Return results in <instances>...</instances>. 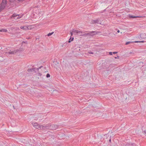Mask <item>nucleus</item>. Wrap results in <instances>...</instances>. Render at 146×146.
Masks as SVG:
<instances>
[{
  "label": "nucleus",
  "mask_w": 146,
  "mask_h": 146,
  "mask_svg": "<svg viewBox=\"0 0 146 146\" xmlns=\"http://www.w3.org/2000/svg\"><path fill=\"white\" fill-rule=\"evenodd\" d=\"M88 53H89L90 54H94L93 52H89Z\"/></svg>",
  "instance_id": "aec40b11"
},
{
  "label": "nucleus",
  "mask_w": 146,
  "mask_h": 146,
  "mask_svg": "<svg viewBox=\"0 0 146 146\" xmlns=\"http://www.w3.org/2000/svg\"><path fill=\"white\" fill-rule=\"evenodd\" d=\"M73 39H74V38H72V40H71V41H72V40H73Z\"/></svg>",
  "instance_id": "2f4dec72"
},
{
  "label": "nucleus",
  "mask_w": 146,
  "mask_h": 146,
  "mask_svg": "<svg viewBox=\"0 0 146 146\" xmlns=\"http://www.w3.org/2000/svg\"><path fill=\"white\" fill-rule=\"evenodd\" d=\"M119 32H120V31H119V30H118L117 31V32L118 33H119Z\"/></svg>",
  "instance_id": "7c9ffc66"
},
{
  "label": "nucleus",
  "mask_w": 146,
  "mask_h": 146,
  "mask_svg": "<svg viewBox=\"0 0 146 146\" xmlns=\"http://www.w3.org/2000/svg\"><path fill=\"white\" fill-rule=\"evenodd\" d=\"M54 92H56V91H54Z\"/></svg>",
  "instance_id": "473e14b6"
},
{
  "label": "nucleus",
  "mask_w": 146,
  "mask_h": 146,
  "mask_svg": "<svg viewBox=\"0 0 146 146\" xmlns=\"http://www.w3.org/2000/svg\"><path fill=\"white\" fill-rule=\"evenodd\" d=\"M47 78H49L50 77V75L49 74H47L46 75Z\"/></svg>",
  "instance_id": "a211bd4d"
},
{
  "label": "nucleus",
  "mask_w": 146,
  "mask_h": 146,
  "mask_svg": "<svg viewBox=\"0 0 146 146\" xmlns=\"http://www.w3.org/2000/svg\"><path fill=\"white\" fill-rule=\"evenodd\" d=\"M145 41L144 40L140 41H135L134 42L135 43L138 42H144Z\"/></svg>",
  "instance_id": "4468645a"
},
{
  "label": "nucleus",
  "mask_w": 146,
  "mask_h": 146,
  "mask_svg": "<svg viewBox=\"0 0 146 146\" xmlns=\"http://www.w3.org/2000/svg\"><path fill=\"white\" fill-rule=\"evenodd\" d=\"M71 39V38H70V39H69V41H68V42H71V41H70V40Z\"/></svg>",
  "instance_id": "bb28decb"
},
{
  "label": "nucleus",
  "mask_w": 146,
  "mask_h": 146,
  "mask_svg": "<svg viewBox=\"0 0 146 146\" xmlns=\"http://www.w3.org/2000/svg\"><path fill=\"white\" fill-rule=\"evenodd\" d=\"M92 23H100L99 19H96L95 20H92L91 21Z\"/></svg>",
  "instance_id": "0eeeda50"
},
{
  "label": "nucleus",
  "mask_w": 146,
  "mask_h": 146,
  "mask_svg": "<svg viewBox=\"0 0 146 146\" xmlns=\"http://www.w3.org/2000/svg\"><path fill=\"white\" fill-rule=\"evenodd\" d=\"M18 0L19 1H23V0Z\"/></svg>",
  "instance_id": "c756f323"
},
{
  "label": "nucleus",
  "mask_w": 146,
  "mask_h": 146,
  "mask_svg": "<svg viewBox=\"0 0 146 146\" xmlns=\"http://www.w3.org/2000/svg\"><path fill=\"white\" fill-rule=\"evenodd\" d=\"M109 141L110 143L111 141V139H110L109 140Z\"/></svg>",
  "instance_id": "c85d7f7f"
},
{
  "label": "nucleus",
  "mask_w": 146,
  "mask_h": 146,
  "mask_svg": "<svg viewBox=\"0 0 146 146\" xmlns=\"http://www.w3.org/2000/svg\"><path fill=\"white\" fill-rule=\"evenodd\" d=\"M109 54L110 55H112V53L111 52H109Z\"/></svg>",
  "instance_id": "393cba45"
},
{
  "label": "nucleus",
  "mask_w": 146,
  "mask_h": 146,
  "mask_svg": "<svg viewBox=\"0 0 146 146\" xmlns=\"http://www.w3.org/2000/svg\"><path fill=\"white\" fill-rule=\"evenodd\" d=\"M38 76H41L42 75L40 73H38Z\"/></svg>",
  "instance_id": "4be33fe9"
},
{
  "label": "nucleus",
  "mask_w": 146,
  "mask_h": 146,
  "mask_svg": "<svg viewBox=\"0 0 146 146\" xmlns=\"http://www.w3.org/2000/svg\"><path fill=\"white\" fill-rule=\"evenodd\" d=\"M20 28L21 29H23L24 30H28V28L27 27V26H21L20 27Z\"/></svg>",
  "instance_id": "9b49d317"
},
{
  "label": "nucleus",
  "mask_w": 146,
  "mask_h": 146,
  "mask_svg": "<svg viewBox=\"0 0 146 146\" xmlns=\"http://www.w3.org/2000/svg\"><path fill=\"white\" fill-rule=\"evenodd\" d=\"M33 125L36 128L38 129L44 130V126L38 125L36 123H33Z\"/></svg>",
  "instance_id": "f03ea898"
},
{
  "label": "nucleus",
  "mask_w": 146,
  "mask_h": 146,
  "mask_svg": "<svg viewBox=\"0 0 146 146\" xmlns=\"http://www.w3.org/2000/svg\"><path fill=\"white\" fill-rule=\"evenodd\" d=\"M117 53V52H113V54H115Z\"/></svg>",
  "instance_id": "412c9836"
},
{
  "label": "nucleus",
  "mask_w": 146,
  "mask_h": 146,
  "mask_svg": "<svg viewBox=\"0 0 146 146\" xmlns=\"http://www.w3.org/2000/svg\"><path fill=\"white\" fill-rule=\"evenodd\" d=\"M31 26H27V27L28 28V30L31 29Z\"/></svg>",
  "instance_id": "6ab92c4d"
},
{
  "label": "nucleus",
  "mask_w": 146,
  "mask_h": 146,
  "mask_svg": "<svg viewBox=\"0 0 146 146\" xmlns=\"http://www.w3.org/2000/svg\"><path fill=\"white\" fill-rule=\"evenodd\" d=\"M130 18H140V17H142V16H133L130 15L129 16Z\"/></svg>",
  "instance_id": "f8f14e48"
},
{
  "label": "nucleus",
  "mask_w": 146,
  "mask_h": 146,
  "mask_svg": "<svg viewBox=\"0 0 146 146\" xmlns=\"http://www.w3.org/2000/svg\"><path fill=\"white\" fill-rule=\"evenodd\" d=\"M7 31V30L6 29H0V32H6Z\"/></svg>",
  "instance_id": "ddd939ff"
},
{
  "label": "nucleus",
  "mask_w": 146,
  "mask_h": 146,
  "mask_svg": "<svg viewBox=\"0 0 146 146\" xmlns=\"http://www.w3.org/2000/svg\"><path fill=\"white\" fill-rule=\"evenodd\" d=\"M144 133L146 135V131H144Z\"/></svg>",
  "instance_id": "a878e982"
},
{
  "label": "nucleus",
  "mask_w": 146,
  "mask_h": 146,
  "mask_svg": "<svg viewBox=\"0 0 146 146\" xmlns=\"http://www.w3.org/2000/svg\"><path fill=\"white\" fill-rule=\"evenodd\" d=\"M78 30L73 29L72 30V31L73 32V33H74V35H78V33H79V32H78Z\"/></svg>",
  "instance_id": "9d476101"
},
{
  "label": "nucleus",
  "mask_w": 146,
  "mask_h": 146,
  "mask_svg": "<svg viewBox=\"0 0 146 146\" xmlns=\"http://www.w3.org/2000/svg\"><path fill=\"white\" fill-rule=\"evenodd\" d=\"M130 42V41H129V42H126V43H125V44L126 45H127V44H129L131 43H132V42Z\"/></svg>",
  "instance_id": "dca6fc26"
},
{
  "label": "nucleus",
  "mask_w": 146,
  "mask_h": 146,
  "mask_svg": "<svg viewBox=\"0 0 146 146\" xmlns=\"http://www.w3.org/2000/svg\"><path fill=\"white\" fill-rule=\"evenodd\" d=\"M58 127V126L57 125H48L44 126V129H50L55 130L57 129Z\"/></svg>",
  "instance_id": "f257e3e1"
},
{
  "label": "nucleus",
  "mask_w": 146,
  "mask_h": 146,
  "mask_svg": "<svg viewBox=\"0 0 146 146\" xmlns=\"http://www.w3.org/2000/svg\"><path fill=\"white\" fill-rule=\"evenodd\" d=\"M22 16V15L17 14L16 13H14L11 16V18L12 19H14L16 20L21 18Z\"/></svg>",
  "instance_id": "20e7f679"
},
{
  "label": "nucleus",
  "mask_w": 146,
  "mask_h": 146,
  "mask_svg": "<svg viewBox=\"0 0 146 146\" xmlns=\"http://www.w3.org/2000/svg\"><path fill=\"white\" fill-rule=\"evenodd\" d=\"M119 58V56H118L117 57H115V58Z\"/></svg>",
  "instance_id": "cd10ccee"
},
{
  "label": "nucleus",
  "mask_w": 146,
  "mask_h": 146,
  "mask_svg": "<svg viewBox=\"0 0 146 146\" xmlns=\"http://www.w3.org/2000/svg\"><path fill=\"white\" fill-rule=\"evenodd\" d=\"M7 3V0H3L0 6V12L5 7Z\"/></svg>",
  "instance_id": "7ed1b4c3"
},
{
  "label": "nucleus",
  "mask_w": 146,
  "mask_h": 146,
  "mask_svg": "<svg viewBox=\"0 0 146 146\" xmlns=\"http://www.w3.org/2000/svg\"><path fill=\"white\" fill-rule=\"evenodd\" d=\"M78 32H79V33H78V35H79L80 36H84L85 35H86V34H84V32L83 31H78Z\"/></svg>",
  "instance_id": "1a4fd4ad"
},
{
  "label": "nucleus",
  "mask_w": 146,
  "mask_h": 146,
  "mask_svg": "<svg viewBox=\"0 0 146 146\" xmlns=\"http://www.w3.org/2000/svg\"><path fill=\"white\" fill-rule=\"evenodd\" d=\"M54 32H52L51 33H48L47 35L48 36H51V35H52L53 33Z\"/></svg>",
  "instance_id": "2eb2a0df"
},
{
  "label": "nucleus",
  "mask_w": 146,
  "mask_h": 146,
  "mask_svg": "<svg viewBox=\"0 0 146 146\" xmlns=\"http://www.w3.org/2000/svg\"><path fill=\"white\" fill-rule=\"evenodd\" d=\"M34 68L29 69L28 70V71L29 72L30 71H32L33 70H34Z\"/></svg>",
  "instance_id": "f3484780"
},
{
  "label": "nucleus",
  "mask_w": 146,
  "mask_h": 146,
  "mask_svg": "<svg viewBox=\"0 0 146 146\" xmlns=\"http://www.w3.org/2000/svg\"><path fill=\"white\" fill-rule=\"evenodd\" d=\"M10 2H13L14 1V0H9Z\"/></svg>",
  "instance_id": "5701e85b"
},
{
  "label": "nucleus",
  "mask_w": 146,
  "mask_h": 146,
  "mask_svg": "<svg viewBox=\"0 0 146 146\" xmlns=\"http://www.w3.org/2000/svg\"><path fill=\"white\" fill-rule=\"evenodd\" d=\"M140 37L142 39H145L146 38V34L145 33H142L139 35Z\"/></svg>",
  "instance_id": "6e6552de"
},
{
  "label": "nucleus",
  "mask_w": 146,
  "mask_h": 146,
  "mask_svg": "<svg viewBox=\"0 0 146 146\" xmlns=\"http://www.w3.org/2000/svg\"><path fill=\"white\" fill-rule=\"evenodd\" d=\"M73 33V32L72 31V32L71 31L70 32V34H71V35H72L73 34L74 35V33Z\"/></svg>",
  "instance_id": "b1692460"
},
{
  "label": "nucleus",
  "mask_w": 146,
  "mask_h": 146,
  "mask_svg": "<svg viewBox=\"0 0 146 146\" xmlns=\"http://www.w3.org/2000/svg\"><path fill=\"white\" fill-rule=\"evenodd\" d=\"M97 32L95 31H90L88 33L86 34V35H89L91 36H93L94 35L97 34Z\"/></svg>",
  "instance_id": "423d86ee"
},
{
  "label": "nucleus",
  "mask_w": 146,
  "mask_h": 146,
  "mask_svg": "<svg viewBox=\"0 0 146 146\" xmlns=\"http://www.w3.org/2000/svg\"><path fill=\"white\" fill-rule=\"evenodd\" d=\"M19 50L17 49L14 50H10L9 51L7 52L6 53L7 55H9L10 54H14L16 53L17 52H18Z\"/></svg>",
  "instance_id": "39448f33"
}]
</instances>
